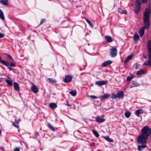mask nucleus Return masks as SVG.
<instances>
[{
    "mask_svg": "<svg viewBox=\"0 0 151 151\" xmlns=\"http://www.w3.org/2000/svg\"><path fill=\"white\" fill-rule=\"evenodd\" d=\"M110 95L107 93L104 94L103 95H102L100 96L101 98L102 99H105L108 98L109 97Z\"/></svg>",
    "mask_w": 151,
    "mask_h": 151,
    "instance_id": "obj_20",
    "label": "nucleus"
},
{
    "mask_svg": "<svg viewBox=\"0 0 151 151\" xmlns=\"http://www.w3.org/2000/svg\"><path fill=\"white\" fill-rule=\"evenodd\" d=\"M19 121H20V119H19V120H17V121L16 120L15 121V122L16 123L18 124V123H19Z\"/></svg>",
    "mask_w": 151,
    "mask_h": 151,
    "instance_id": "obj_49",
    "label": "nucleus"
},
{
    "mask_svg": "<svg viewBox=\"0 0 151 151\" xmlns=\"http://www.w3.org/2000/svg\"><path fill=\"white\" fill-rule=\"evenodd\" d=\"M92 132L95 136L97 137H98L99 135L98 132L96 130H92Z\"/></svg>",
    "mask_w": 151,
    "mask_h": 151,
    "instance_id": "obj_25",
    "label": "nucleus"
},
{
    "mask_svg": "<svg viewBox=\"0 0 151 151\" xmlns=\"http://www.w3.org/2000/svg\"><path fill=\"white\" fill-rule=\"evenodd\" d=\"M111 98L112 99H116L118 98L117 95H116L115 94H112Z\"/></svg>",
    "mask_w": 151,
    "mask_h": 151,
    "instance_id": "obj_35",
    "label": "nucleus"
},
{
    "mask_svg": "<svg viewBox=\"0 0 151 151\" xmlns=\"http://www.w3.org/2000/svg\"><path fill=\"white\" fill-rule=\"evenodd\" d=\"M13 86L15 90L17 91H19V86L17 83L16 82H14L13 83Z\"/></svg>",
    "mask_w": 151,
    "mask_h": 151,
    "instance_id": "obj_7",
    "label": "nucleus"
},
{
    "mask_svg": "<svg viewBox=\"0 0 151 151\" xmlns=\"http://www.w3.org/2000/svg\"><path fill=\"white\" fill-rule=\"evenodd\" d=\"M106 83L107 82L105 81H98L96 82L95 84L97 85L101 86L106 84Z\"/></svg>",
    "mask_w": 151,
    "mask_h": 151,
    "instance_id": "obj_6",
    "label": "nucleus"
},
{
    "mask_svg": "<svg viewBox=\"0 0 151 151\" xmlns=\"http://www.w3.org/2000/svg\"><path fill=\"white\" fill-rule=\"evenodd\" d=\"M133 84L136 86H139V85L137 83H134Z\"/></svg>",
    "mask_w": 151,
    "mask_h": 151,
    "instance_id": "obj_47",
    "label": "nucleus"
},
{
    "mask_svg": "<svg viewBox=\"0 0 151 151\" xmlns=\"http://www.w3.org/2000/svg\"><path fill=\"white\" fill-rule=\"evenodd\" d=\"M89 96L91 98V99H96L98 98V97H97V96H95L90 95V96Z\"/></svg>",
    "mask_w": 151,
    "mask_h": 151,
    "instance_id": "obj_37",
    "label": "nucleus"
},
{
    "mask_svg": "<svg viewBox=\"0 0 151 151\" xmlns=\"http://www.w3.org/2000/svg\"><path fill=\"white\" fill-rule=\"evenodd\" d=\"M146 28L144 26V28H142L139 30V33L141 37H142L144 33V29ZM148 28L147 29H148ZM146 29H147L146 28Z\"/></svg>",
    "mask_w": 151,
    "mask_h": 151,
    "instance_id": "obj_13",
    "label": "nucleus"
},
{
    "mask_svg": "<svg viewBox=\"0 0 151 151\" xmlns=\"http://www.w3.org/2000/svg\"><path fill=\"white\" fill-rule=\"evenodd\" d=\"M140 0H136V6H140Z\"/></svg>",
    "mask_w": 151,
    "mask_h": 151,
    "instance_id": "obj_33",
    "label": "nucleus"
},
{
    "mask_svg": "<svg viewBox=\"0 0 151 151\" xmlns=\"http://www.w3.org/2000/svg\"><path fill=\"white\" fill-rule=\"evenodd\" d=\"M20 150L19 148L16 147L14 150V151H20Z\"/></svg>",
    "mask_w": 151,
    "mask_h": 151,
    "instance_id": "obj_41",
    "label": "nucleus"
},
{
    "mask_svg": "<svg viewBox=\"0 0 151 151\" xmlns=\"http://www.w3.org/2000/svg\"><path fill=\"white\" fill-rule=\"evenodd\" d=\"M8 0H0V2L4 5H6L8 3Z\"/></svg>",
    "mask_w": 151,
    "mask_h": 151,
    "instance_id": "obj_23",
    "label": "nucleus"
},
{
    "mask_svg": "<svg viewBox=\"0 0 151 151\" xmlns=\"http://www.w3.org/2000/svg\"><path fill=\"white\" fill-rule=\"evenodd\" d=\"M15 62L14 61L12 57L10 56V66L15 67L16 66Z\"/></svg>",
    "mask_w": 151,
    "mask_h": 151,
    "instance_id": "obj_8",
    "label": "nucleus"
},
{
    "mask_svg": "<svg viewBox=\"0 0 151 151\" xmlns=\"http://www.w3.org/2000/svg\"><path fill=\"white\" fill-rule=\"evenodd\" d=\"M147 137L142 134L137 138V142L138 143L146 144Z\"/></svg>",
    "mask_w": 151,
    "mask_h": 151,
    "instance_id": "obj_3",
    "label": "nucleus"
},
{
    "mask_svg": "<svg viewBox=\"0 0 151 151\" xmlns=\"http://www.w3.org/2000/svg\"><path fill=\"white\" fill-rule=\"evenodd\" d=\"M146 146L145 145H138L137 146V148L139 151H141L143 149L146 147Z\"/></svg>",
    "mask_w": 151,
    "mask_h": 151,
    "instance_id": "obj_14",
    "label": "nucleus"
},
{
    "mask_svg": "<svg viewBox=\"0 0 151 151\" xmlns=\"http://www.w3.org/2000/svg\"><path fill=\"white\" fill-rule=\"evenodd\" d=\"M116 94L117 98L119 99H122L123 97L124 93L122 91H119Z\"/></svg>",
    "mask_w": 151,
    "mask_h": 151,
    "instance_id": "obj_11",
    "label": "nucleus"
},
{
    "mask_svg": "<svg viewBox=\"0 0 151 151\" xmlns=\"http://www.w3.org/2000/svg\"><path fill=\"white\" fill-rule=\"evenodd\" d=\"M117 54V50L116 48L113 47L110 49V55L112 57L116 56Z\"/></svg>",
    "mask_w": 151,
    "mask_h": 151,
    "instance_id": "obj_4",
    "label": "nucleus"
},
{
    "mask_svg": "<svg viewBox=\"0 0 151 151\" xmlns=\"http://www.w3.org/2000/svg\"><path fill=\"white\" fill-rule=\"evenodd\" d=\"M150 14H151V1L149 4V9L146 8L145 11L143 20L145 27L147 29L150 25Z\"/></svg>",
    "mask_w": 151,
    "mask_h": 151,
    "instance_id": "obj_1",
    "label": "nucleus"
},
{
    "mask_svg": "<svg viewBox=\"0 0 151 151\" xmlns=\"http://www.w3.org/2000/svg\"><path fill=\"white\" fill-rule=\"evenodd\" d=\"M133 56V54H130L127 57L125 60L124 61L125 63H127L128 60H130Z\"/></svg>",
    "mask_w": 151,
    "mask_h": 151,
    "instance_id": "obj_17",
    "label": "nucleus"
},
{
    "mask_svg": "<svg viewBox=\"0 0 151 151\" xmlns=\"http://www.w3.org/2000/svg\"><path fill=\"white\" fill-rule=\"evenodd\" d=\"M49 106L52 109H55L57 107V105L54 103H51L50 105Z\"/></svg>",
    "mask_w": 151,
    "mask_h": 151,
    "instance_id": "obj_18",
    "label": "nucleus"
},
{
    "mask_svg": "<svg viewBox=\"0 0 151 151\" xmlns=\"http://www.w3.org/2000/svg\"><path fill=\"white\" fill-rule=\"evenodd\" d=\"M133 77L132 76H130L128 77L127 78V80L128 81H130L131 80V79L133 78Z\"/></svg>",
    "mask_w": 151,
    "mask_h": 151,
    "instance_id": "obj_38",
    "label": "nucleus"
},
{
    "mask_svg": "<svg viewBox=\"0 0 151 151\" xmlns=\"http://www.w3.org/2000/svg\"><path fill=\"white\" fill-rule=\"evenodd\" d=\"M148 63H149L150 67L151 68V58H149L148 60Z\"/></svg>",
    "mask_w": 151,
    "mask_h": 151,
    "instance_id": "obj_39",
    "label": "nucleus"
},
{
    "mask_svg": "<svg viewBox=\"0 0 151 151\" xmlns=\"http://www.w3.org/2000/svg\"><path fill=\"white\" fill-rule=\"evenodd\" d=\"M65 105L68 106H71V105L69 104H65Z\"/></svg>",
    "mask_w": 151,
    "mask_h": 151,
    "instance_id": "obj_51",
    "label": "nucleus"
},
{
    "mask_svg": "<svg viewBox=\"0 0 151 151\" xmlns=\"http://www.w3.org/2000/svg\"><path fill=\"white\" fill-rule=\"evenodd\" d=\"M143 110L142 109H140L136 111L135 112V114L137 116H139V114L143 113Z\"/></svg>",
    "mask_w": 151,
    "mask_h": 151,
    "instance_id": "obj_9",
    "label": "nucleus"
},
{
    "mask_svg": "<svg viewBox=\"0 0 151 151\" xmlns=\"http://www.w3.org/2000/svg\"><path fill=\"white\" fill-rule=\"evenodd\" d=\"M2 60L1 59V57H0V61L1 62V60Z\"/></svg>",
    "mask_w": 151,
    "mask_h": 151,
    "instance_id": "obj_53",
    "label": "nucleus"
},
{
    "mask_svg": "<svg viewBox=\"0 0 151 151\" xmlns=\"http://www.w3.org/2000/svg\"><path fill=\"white\" fill-rule=\"evenodd\" d=\"M48 127L52 130L55 131V129L54 127L51 125L50 123L48 124Z\"/></svg>",
    "mask_w": 151,
    "mask_h": 151,
    "instance_id": "obj_31",
    "label": "nucleus"
},
{
    "mask_svg": "<svg viewBox=\"0 0 151 151\" xmlns=\"http://www.w3.org/2000/svg\"><path fill=\"white\" fill-rule=\"evenodd\" d=\"M112 63V62L110 60H107L102 64V66L103 67H105L107 65Z\"/></svg>",
    "mask_w": 151,
    "mask_h": 151,
    "instance_id": "obj_10",
    "label": "nucleus"
},
{
    "mask_svg": "<svg viewBox=\"0 0 151 151\" xmlns=\"http://www.w3.org/2000/svg\"><path fill=\"white\" fill-rule=\"evenodd\" d=\"M144 73V72L142 70H141L138 71L137 73V75H140Z\"/></svg>",
    "mask_w": 151,
    "mask_h": 151,
    "instance_id": "obj_30",
    "label": "nucleus"
},
{
    "mask_svg": "<svg viewBox=\"0 0 151 151\" xmlns=\"http://www.w3.org/2000/svg\"><path fill=\"white\" fill-rule=\"evenodd\" d=\"M149 52L148 57L149 58H151V49H148Z\"/></svg>",
    "mask_w": 151,
    "mask_h": 151,
    "instance_id": "obj_36",
    "label": "nucleus"
},
{
    "mask_svg": "<svg viewBox=\"0 0 151 151\" xmlns=\"http://www.w3.org/2000/svg\"><path fill=\"white\" fill-rule=\"evenodd\" d=\"M142 3H146L147 2V0H142Z\"/></svg>",
    "mask_w": 151,
    "mask_h": 151,
    "instance_id": "obj_45",
    "label": "nucleus"
},
{
    "mask_svg": "<svg viewBox=\"0 0 151 151\" xmlns=\"http://www.w3.org/2000/svg\"><path fill=\"white\" fill-rule=\"evenodd\" d=\"M6 82L7 83L8 85H9V80H6Z\"/></svg>",
    "mask_w": 151,
    "mask_h": 151,
    "instance_id": "obj_46",
    "label": "nucleus"
},
{
    "mask_svg": "<svg viewBox=\"0 0 151 151\" xmlns=\"http://www.w3.org/2000/svg\"><path fill=\"white\" fill-rule=\"evenodd\" d=\"M10 70H11V68H10Z\"/></svg>",
    "mask_w": 151,
    "mask_h": 151,
    "instance_id": "obj_55",
    "label": "nucleus"
},
{
    "mask_svg": "<svg viewBox=\"0 0 151 151\" xmlns=\"http://www.w3.org/2000/svg\"><path fill=\"white\" fill-rule=\"evenodd\" d=\"M72 77L70 75H68L66 76L64 80V82L68 83L70 82L72 80Z\"/></svg>",
    "mask_w": 151,
    "mask_h": 151,
    "instance_id": "obj_5",
    "label": "nucleus"
},
{
    "mask_svg": "<svg viewBox=\"0 0 151 151\" xmlns=\"http://www.w3.org/2000/svg\"><path fill=\"white\" fill-rule=\"evenodd\" d=\"M104 138L106 140L109 142H112L113 141V140L110 139L108 136L105 137Z\"/></svg>",
    "mask_w": 151,
    "mask_h": 151,
    "instance_id": "obj_24",
    "label": "nucleus"
},
{
    "mask_svg": "<svg viewBox=\"0 0 151 151\" xmlns=\"http://www.w3.org/2000/svg\"><path fill=\"white\" fill-rule=\"evenodd\" d=\"M69 93L73 96H75L77 92L76 90H73L70 92Z\"/></svg>",
    "mask_w": 151,
    "mask_h": 151,
    "instance_id": "obj_27",
    "label": "nucleus"
},
{
    "mask_svg": "<svg viewBox=\"0 0 151 151\" xmlns=\"http://www.w3.org/2000/svg\"><path fill=\"white\" fill-rule=\"evenodd\" d=\"M44 19H42L41 20V24L42 23L44 22Z\"/></svg>",
    "mask_w": 151,
    "mask_h": 151,
    "instance_id": "obj_50",
    "label": "nucleus"
},
{
    "mask_svg": "<svg viewBox=\"0 0 151 151\" xmlns=\"http://www.w3.org/2000/svg\"><path fill=\"white\" fill-rule=\"evenodd\" d=\"M139 39V36L138 34L137 33L135 34L133 37V40L134 42H136Z\"/></svg>",
    "mask_w": 151,
    "mask_h": 151,
    "instance_id": "obj_19",
    "label": "nucleus"
},
{
    "mask_svg": "<svg viewBox=\"0 0 151 151\" xmlns=\"http://www.w3.org/2000/svg\"><path fill=\"white\" fill-rule=\"evenodd\" d=\"M4 36V34L0 32V38H2Z\"/></svg>",
    "mask_w": 151,
    "mask_h": 151,
    "instance_id": "obj_42",
    "label": "nucleus"
},
{
    "mask_svg": "<svg viewBox=\"0 0 151 151\" xmlns=\"http://www.w3.org/2000/svg\"><path fill=\"white\" fill-rule=\"evenodd\" d=\"M0 18L2 20L4 19V14L2 11L0 10Z\"/></svg>",
    "mask_w": 151,
    "mask_h": 151,
    "instance_id": "obj_22",
    "label": "nucleus"
},
{
    "mask_svg": "<svg viewBox=\"0 0 151 151\" xmlns=\"http://www.w3.org/2000/svg\"><path fill=\"white\" fill-rule=\"evenodd\" d=\"M1 133V131L0 130V133Z\"/></svg>",
    "mask_w": 151,
    "mask_h": 151,
    "instance_id": "obj_54",
    "label": "nucleus"
},
{
    "mask_svg": "<svg viewBox=\"0 0 151 151\" xmlns=\"http://www.w3.org/2000/svg\"><path fill=\"white\" fill-rule=\"evenodd\" d=\"M12 125L13 126H14L15 127L18 128V126L16 124H14V122L12 123Z\"/></svg>",
    "mask_w": 151,
    "mask_h": 151,
    "instance_id": "obj_43",
    "label": "nucleus"
},
{
    "mask_svg": "<svg viewBox=\"0 0 151 151\" xmlns=\"http://www.w3.org/2000/svg\"><path fill=\"white\" fill-rule=\"evenodd\" d=\"M106 40L107 42H110L113 41V39L110 36H106L105 37Z\"/></svg>",
    "mask_w": 151,
    "mask_h": 151,
    "instance_id": "obj_15",
    "label": "nucleus"
},
{
    "mask_svg": "<svg viewBox=\"0 0 151 151\" xmlns=\"http://www.w3.org/2000/svg\"><path fill=\"white\" fill-rule=\"evenodd\" d=\"M0 62L6 66H8L9 65V63L4 60H2Z\"/></svg>",
    "mask_w": 151,
    "mask_h": 151,
    "instance_id": "obj_28",
    "label": "nucleus"
},
{
    "mask_svg": "<svg viewBox=\"0 0 151 151\" xmlns=\"http://www.w3.org/2000/svg\"><path fill=\"white\" fill-rule=\"evenodd\" d=\"M148 49H151V41H150L148 42Z\"/></svg>",
    "mask_w": 151,
    "mask_h": 151,
    "instance_id": "obj_34",
    "label": "nucleus"
},
{
    "mask_svg": "<svg viewBox=\"0 0 151 151\" xmlns=\"http://www.w3.org/2000/svg\"><path fill=\"white\" fill-rule=\"evenodd\" d=\"M6 55H7V56L8 57H9V55H8L7 54H6Z\"/></svg>",
    "mask_w": 151,
    "mask_h": 151,
    "instance_id": "obj_52",
    "label": "nucleus"
},
{
    "mask_svg": "<svg viewBox=\"0 0 151 151\" xmlns=\"http://www.w3.org/2000/svg\"><path fill=\"white\" fill-rule=\"evenodd\" d=\"M48 80L50 82V83H55L56 82L55 80L51 78H49Z\"/></svg>",
    "mask_w": 151,
    "mask_h": 151,
    "instance_id": "obj_32",
    "label": "nucleus"
},
{
    "mask_svg": "<svg viewBox=\"0 0 151 151\" xmlns=\"http://www.w3.org/2000/svg\"><path fill=\"white\" fill-rule=\"evenodd\" d=\"M31 90L35 93H37L38 91V88L35 86H33L31 87Z\"/></svg>",
    "mask_w": 151,
    "mask_h": 151,
    "instance_id": "obj_16",
    "label": "nucleus"
},
{
    "mask_svg": "<svg viewBox=\"0 0 151 151\" xmlns=\"http://www.w3.org/2000/svg\"><path fill=\"white\" fill-rule=\"evenodd\" d=\"M118 12L122 14H126L127 13V12L126 10H122L121 9H119L118 10Z\"/></svg>",
    "mask_w": 151,
    "mask_h": 151,
    "instance_id": "obj_21",
    "label": "nucleus"
},
{
    "mask_svg": "<svg viewBox=\"0 0 151 151\" xmlns=\"http://www.w3.org/2000/svg\"><path fill=\"white\" fill-rule=\"evenodd\" d=\"M124 114H125V116L126 117L128 118L130 116L131 114V113L129 111H127L126 112H125L124 113Z\"/></svg>",
    "mask_w": 151,
    "mask_h": 151,
    "instance_id": "obj_29",
    "label": "nucleus"
},
{
    "mask_svg": "<svg viewBox=\"0 0 151 151\" xmlns=\"http://www.w3.org/2000/svg\"><path fill=\"white\" fill-rule=\"evenodd\" d=\"M143 65H148L149 66V63H148V62L147 63V62L145 63H144Z\"/></svg>",
    "mask_w": 151,
    "mask_h": 151,
    "instance_id": "obj_44",
    "label": "nucleus"
},
{
    "mask_svg": "<svg viewBox=\"0 0 151 151\" xmlns=\"http://www.w3.org/2000/svg\"><path fill=\"white\" fill-rule=\"evenodd\" d=\"M140 6H136V8H135V12L136 13H138L140 10Z\"/></svg>",
    "mask_w": 151,
    "mask_h": 151,
    "instance_id": "obj_26",
    "label": "nucleus"
},
{
    "mask_svg": "<svg viewBox=\"0 0 151 151\" xmlns=\"http://www.w3.org/2000/svg\"><path fill=\"white\" fill-rule=\"evenodd\" d=\"M86 21L91 26H92L93 25V24L88 19H86Z\"/></svg>",
    "mask_w": 151,
    "mask_h": 151,
    "instance_id": "obj_40",
    "label": "nucleus"
},
{
    "mask_svg": "<svg viewBox=\"0 0 151 151\" xmlns=\"http://www.w3.org/2000/svg\"><path fill=\"white\" fill-rule=\"evenodd\" d=\"M13 85V84L12 81L10 80V86H12Z\"/></svg>",
    "mask_w": 151,
    "mask_h": 151,
    "instance_id": "obj_48",
    "label": "nucleus"
},
{
    "mask_svg": "<svg viewBox=\"0 0 151 151\" xmlns=\"http://www.w3.org/2000/svg\"><path fill=\"white\" fill-rule=\"evenodd\" d=\"M142 134L147 137H149L151 133V129L147 126L144 127L141 131Z\"/></svg>",
    "mask_w": 151,
    "mask_h": 151,
    "instance_id": "obj_2",
    "label": "nucleus"
},
{
    "mask_svg": "<svg viewBox=\"0 0 151 151\" xmlns=\"http://www.w3.org/2000/svg\"><path fill=\"white\" fill-rule=\"evenodd\" d=\"M96 121L99 122H102L104 121L105 119L102 117H96Z\"/></svg>",
    "mask_w": 151,
    "mask_h": 151,
    "instance_id": "obj_12",
    "label": "nucleus"
}]
</instances>
